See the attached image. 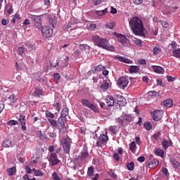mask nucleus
Instances as JSON below:
<instances>
[{"label": "nucleus", "mask_w": 180, "mask_h": 180, "mask_svg": "<svg viewBox=\"0 0 180 180\" xmlns=\"http://www.w3.org/2000/svg\"><path fill=\"white\" fill-rule=\"evenodd\" d=\"M144 127L146 129V130H151V129H153V125L151 124L150 122H146L144 123Z\"/></svg>", "instance_id": "e433bc0d"}, {"label": "nucleus", "mask_w": 180, "mask_h": 180, "mask_svg": "<svg viewBox=\"0 0 180 180\" xmlns=\"http://www.w3.org/2000/svg\"><path fill=\"white\" fill-rule=\"evenodd\" d=\"M173 56L176 58H180V49L173 50Z\"/></svg>", "instance_id": "c9c22d12"}, {"label": "nucleus", "mask_w": 180, "mask_h": 180, "mask_svg": "<svg viewBox=\"0 0 180 180\" xmlns=\"http://www.w3.org/2000/svg\"><path fill=\"white\" fill-rule=\"evenodd\" d=\"M160 136H161V131H158L157 133H155L153 135V137H154L155 140L157 141V140H158Z\"/></svg>", "instance_id": "6e6d98bb"}, {"label": "nucleus", "mask_w": 180, "mask_h": 180, "mask_svg": "<svg viewBox=\"0 0 180 180\" xmlns=\"http://www.w3.org/2000/svg\"><path fill=\"white\" fill-rule=\"evenodd\" d=\"M59 64H60V62H58V60H57L56 63H53V62H50V66L52 68H56L57 66L59 65Z\"/></svg>", "instance_id": "3c124183"}, {"label": "nucleus", "mask_w": 180, "mask_h": 180, "mask_svg": "<svg viewBox=\"0 0 180 180\" xmlns=\"http://www.w3.org/2000/svg\"><path fill=\"white\" fill-rule=\"evenodd\" d=\"M155 153L156 155H158V157H161L162 158H163L164 157V150L161 148H156L155 150Z\"/></svg>", "instance_id": "bb28decb"}, {"label": "nucleus", "mask_w": 180, "mask_h": 180, "mask_svg": "<svg viewBox=\"0 0 180 180\" xmlns=\"http://www.w3.org/2000/svg\"><path fill=\"white\" fill-rule=\"evenodd\" d=\"M153 119L155 122H160L162 119V111L160 110H155L153 112Z\"/></svg>", "instance_id": "2eb2a0df"}, {"label": "nucleus", "mask_w": 180, "mask_h": 180, "mask_svg": "<svg viewBox=\"0 0 180 180\" xmlns=\"http://www.w3.org/2000/svg\"><path fill=\"white\" fill-rule=\"evenodd\" d=\"M81 103L83 106L89 108V109L92 110V112H94V113H99V109H98V107L94 103H91L89 100L82 99Z\"/></svg>", "instance_id": "20e7f679"}, {"label": "nucleus", "mask_w": 180, "mask_h": 180, "mask_svg": "<svg viewBox=\"0 0 180 180\" xmlns=\"http://www.w3.org/2000/svg\"><path fill=\"white\" fill-rule=\"evenodd\" d=\"M162 146L163 148H165V150H167V148H168V147H169L168 141L164 139L162 142Z\"/></svg>", "instance_id": "a18cd8bd"}, {"label": "nucleus", "mask_w": 180, "mask_h": 180, "mask_svg": "<svg viewBox=\"0 0 180 180\" xmlns=\"http://www.w3.org/2000/svg\"><path fill=\"white\" fill-rule=\"evenodd\" d=\"M115 26H116V24L114 22H107L105 24V27H107V29H110V30H112Z\"/></svg>", "instance_id": "473e14b6"}, {"label": "nucleus", "mask_w": 180, "mask_h": 180, "mask_svg": "<svg viewBox=\"0 0 180 180\" xmlns=\"http://www.w3.org/2000/svg\"><path fill=\"white\" fill-rule=\"evenodd\" d=\"M128 70L130 74H137L140 72V66L131 65Z\"/></svg>", "instance_id": "a211bd4d"}, {"label": "nucleus", "mask_w": 180, "mask_h": 180, "mask_svg": "<svg viewBox=\"0 0 180 180\" xmlns=\"http://www.w3.org/2000/svg\"><path fill=\"white\" fill-rule=\"evenodd\" d=\"M117 101L120 106H126V99L122 96H117Z\"/></svg>", "instance_id": "6ab92c4d"}, {"label": "nucleus", "mask_w": 180, "mask_h": 180, "mask_svg": "<svg viewBox=\"0 0 180 180\" xmlns=\"http://www.w3.org/2000/svg\"><path fill=\"white\" fill-rule=\"evenodd\" d=\"M162 171L163 174H165V175H166V176H169V173L168 172V169H167L166 167H162Z\"/></svg>", "instance_id": "5fc2aeb1"}, {"label": "nucleus", "mask_w": 180, "mask_h": 180, "mask_svg": "<svg viewBox=\"0 0 180 180\" xmlns=\"http://www.w3.org/2000/svg\"><path fill=\"white\" fill-rule=\"evenodd\" d=\"M108 140H109V137H108V134L105 132V134H103L99 136L98 140L96 143V146L98 147H101L102 144H105V143H107Z\"/></svg>", "instance_id": "f8f14e48"}, {"label": "nucleus", "mask_w": 180, "mask_h": 180, "mask_svg": "<svg viewBox=\"0 0 180 180\" xmlns=\"http://www.w3.org/2000/svg\"><path fill=\"white\" fill-rule=\"evenodd\" d=\"M3 146L6 148L11 147V146H12V141L9 139L6 140V141L3 143Z\"/></svg>", "instance_id": "ea45409f"}, {"label": "nucleus", "mask_w": 180, "mask_h": 180, "mask_svg": "<svg viewBox=\"0 0 180 180\" xmlns=\"http://www.w3.org/2000/svg\"><path fill=\"white\" fill-rule=\"evenodd\" d=\"M117 85L122 89L127 88V86L129 85V79L126 78L125 77H120L117 81Z\"/></svg>", "instance_id": "9d476101"}, {"label": "nucleus", "mask_w": 180, "mask_h": 180, "mask_svg": "<svg viewBox=\"0 0 180 180\" xmlns=\"http://www.w3.org/2000/svg\"><path fill=\"white\" fill-rule=\"evenodd\" d=\"M117 41L120 43L124 47H130V41L126 37V36L118 34H117Z\"/></svg>", "instance_id": "39448f33"}, {"label": "nucleus", "mask_w": 180, "mask_h": 180, "mask_svg": "<svg viewBox=\"0 0 180 180\" xmlns=\"http://www.w3.org/2000/svg\"><path fill=\"white\" fill-rule=\"evenodd\" d=\"M49 162H51V166L57 165L60 162V160L57 158V153H51L49 155Z\"/></svg>", "instance_id": "4468645a"}, {"label": "nucleus", "mask_w": 180, "mask_h": 180, "mask_svg": "<svg viewBox=\"0 0 180 180\" xmlns=\"http://www.w3.org/2000/svg\"><path fill=\"white\" fill-rule=\"evenodd\" d=\"M104 0H93L94 5L95 6H98V5H101Z\"/></svg>", "instance_id": "8fccbe9b"}, {"label": "nucleus", "mask_w": 180, "mask_h": 180, "mask_svg": "<svg viewBox=\"0 0 180 180\" xmlns=\"http://www.w3.org/2000/svg\"><path fill=\"white\" fill-rule=\"evenodd\" d=\"M115 58L118 60V61H121L122 63H125L126 64H133V60L127 58L120 56L119 55L116 56Z\"/></svg>", "instance_id": "dca6fc26"}, {"label": "nucleus", "mask_w": 180, "mask_h": 180, "mask_svg": "<svg viewBox=\"0 0 180 180\" xmlns=\"http://www.w3.org/2000/svg\"><path fill=\"white\" fill-rule=\"evenodd\" d=\"M89 158V153L88 152V148L84 147L80 153V155L77 157L78 161H86Z\"/></svg>", "instance_id": "423d86ee"}, {"label": "nucleus", "mask_w": 180, "mask_h": 180, "mask_svg": "<svg viewBox=\"0 0 180 180\" xmlns=\"http://www.w3.org/2000/svg\"><path fill=\"white\" fill-rule=\"evenodd\" d=\"M66 120H67V118H65V117H61V116L58 118V129H60V131H63V130H65Z\"/></svg>", "instance_id": "ddd939ff"}, {"label": "nucleus", "mask_w": 180, "mask_h": 180, "mask_svg": "<svg viewBox=\"0 0 180 180\" xmlns=\"http://www.w3.org/2000/svg\"><path fill=\"white\" fill-rule=\"evenodd\" d=\"M133 2L135 5H140L141 4H143V0H133Z\"/></svg>", "instance_id": "69168bd1"}, {"label": "nucleus", "mask_w": 180, "mask_h": 180, "mask_svg": "<svg viewBox=\"0 0 180 180\" xmlns=\"http://www.w3.org/2000/svg\"><path fill=\"white\" fill-rule=\"evenodd\" d=\"M163 105L164 106H166V108H172V105H174V103H172V99L169 98L167 100H165L163 102Z\"/></svg>", "instance_id": "393cba45"}, {"label": "nucleus", "mask_w": 180, "mask_h": 180, "mask_svg": "<svg viewBox=\"0 0 180 180\" xmlns=\"http://www.w3.org/2000/svg\"><path fill=\"white\" fill-rule=\"evenodd\" d=\"M28 18L34 22V26H36L37 29H39V30L40 29H41V18H40V16L30 15L28 16Z\"/></svg>", "instance_id": "0eeeda50"}, {"label": "nucleus", "mask_w": 180, "mask_h": 180, "mask_svg": "<svg viewBox=\"0 0 180 180\" xmlns=\"http://www.w3.org/2000/svg\"><path fill=\"white\" fill-rule=\"evenodd\" d=\"M100 89H101L103 92L108 91V89H109V83L105 80H103L102 84L100 86Z\"/></svg>", "instance_id": "4be33fe9"}, {"label": "nucleus", "mask_w": 180, "mask_h": 180, "mask_svg": "<svg viewBox=\"0 0 180 180\" xmlns=\"http://www.w3.org/2000/svg\"><path fill=\"white\" fill-rule=\"evenodd\" d=\"M132 41H133L134 44H136V46H139V47H141V45L143 44L142 41L137 38H134Z\"/></svg>", "instance_id": "7c9ffc66"}, {"label": "nucleus", "mask_w": 180, "mask_h": 180, "mask_svg": "<svg viewBox=\"0 0 180 180\" xmlns=\"http://www.w3.org/2000/svg\"><path fill=\"white\" fill-rule=\"evenodd\" d=\"M139 63L142 65H146V64H147V61L146 60V59H141L139 60Z\"/></svg>", "instance_id": "0e129e2a"}, {"label": "nucleus", "mask_w": 180, "mask_h": 180, "mask_svg": "<svg viewBox=\"0 0 180 180\" xmlns=\"http://www.w3.org/2000/svg\"><path fill=\"white\" fill-rule=\"evenodd\" d=\"M71 139L70 138H65L63 139V147L65 153L66 154H70V150L71 148Z\"/></svg>", "instance_id": "6e6552de"}, {"label": "nucleus", "mask_w": 180, "mask_h": 180, "mask_svg": "<svg viewBox=\"0 0 180 180\" xmlns=\"http://www.w3.org/2000/svg\"><path fill=\"white\" fill-rule=\"evenodd\" d=\"M116 129H117V127H116V126H110L109 127V131H110V133H112V134H116V133H117L116 131Z\"/></svg>", "instance_id": "37998d69"}, {"label": "nucleus", "mask_w": 180, "mask_h": 180, "mask_svg": "<svg viewBox=\"0 0 180 180\" xmlns=\"http://www.w3.org/2000/svg\"><path fill=\"white\" fill-rule=\"evenodd\" d=\"M160 164V161H158V159L154 158V156L153 155H150L149 160L148 162V168H155Z\"/></svg>", "instance_id": "9b49d317"}, {"label": "nucleus", "mask_w": 180, "mask_h": 180, "mask_svg": "<svg viewBox=\"0 0 180 180\" xmlns=\"http://www.w3.org/2000/svg\"><path fill=\"white\" fill-rule=\"evenodd\" d=\"M48 122H49V123L51 124V126H53V127H58V123L56 121V120H53V119H51V118H49L48 119Z\"/></svg>", "instance_id": "72a5a7b5"}, {"label": "nucleus", "mask_w": 180, "mask_h": 180, "mask_svg": "<svg viewBox=\"0 0 180 180\" xmlns=\"http://www.w3.org/2000/svg\"><path fill=\"white\" fill-rule=\"evenodd\" d=\"M8 23H9V20H6V19H2L1 20V24L4 26H6Z\"/></svg>", "instance_id": "680f3d73"}, {"label": "nucleus", "mask_w": 180, "mask_h": 180, "mask_svg": "<svg viewBox=\"0 0 180 180\" xmlns=\"http://www.w3.org/2000/svg\"><path fill=\"white\" fill-rule=\"evenodd\" d=\"M170 162H172L174 168H175V169H178L180 167V164L178 161H176V160H175V158H172L170 160Z\"/></svg>", "instance_id": "b1692460"}, {"label": "nucleus", "mask_w": 180, "mask_h": 180, "mask_svg": "<svg viewBox=\"0 0 180 180\" xmlns=\"http://www.w3.org/2000/svg\"><path fill=\"white\" fill-rule=\"evenodd\" d=\"M87 174L89 175V176H94V167H89L88 171H87Z\"/></svg>", "instance_id": "c03bdc74"}, {"label": "nucleus", "mask_w": 180, "mask_h": 180, "mask_svg": "<svg viewBox=\"0 0 180 180\" xmlns=\"http://www.w3.org/2000/svg\"><path fill=\"white\" fill-rule=\"evenodd\" d=\"M52 177L53 180H61V178H60V176H58V175L56 172H53L52 174Z\"/></svg>", "instance_id": "864d4df0"}, {"label": "nucleus", "mask_w": 180, "mask_h": 180, "mask_svg": "<svg viewBox=\"0 0 180 180\" xmlns=\"http://www.w3.org/2000/svg\"><path fill=\"white\" fill-rule=\"evenodd\" d=\"M18 53L19 56H23V54H25V49H23L22 46L19 47L18 49Z\"/></svg>", "instance_id": "de8ad7c7"}, {"label": "nucleus", "mask_w": 180, "mask_h": 180, "mask_svg": "<svg viewBox=\"0 0 180 180\" xmlns=\"http://www.w3.org/2000/svg\"><path fill=\"white\" fill-rule=\"evenodd\" d=\"M161 25L163 27H168V22L162 21Z\"/></svg>", "instance_id": "774afa93"}, {"label": "nucleus", "mask_w": 180, "mask_h": 180, "mask_svg": "<svg viewBox=\"0 0 180 180\" xmlns=\"http://www.w3.org/2000/svg\"><path fill=\"white\" fill-rule=\"evenodd\" d=\"M127 168L129 171H133V169H134V162H131L130 163H127Z\"/></svg>", "instance_id": "4c0bfd02"}, {"label": "nucleus", "mask_w": 180, "mask_h": 180, "mask_svg": "<svg viewBox=\"0 0 180 180\" xmlns=\"http://www.w3.org/2000/svg\"><path fill=\"white\" fill-rule=\"evenodd\" d=\"M45 115H46V117H50L51 119H54L55 115L53 114V112H51L50 111H46L45 112Z\"/></svg>", "instance_id": "49530a36"}, {"label": "nucleus", "mask_w": 180, "mask_h": 180, "mask_svg": "<svg viewBox=\"0 0 180 180\" xmlns=\"http://www.w3.org/2000/svg\"><path fill=\"white\" fill-rule=\"evenodd\" d=\"M7 172L8 173L9 176L15 175V173L16 172V167L13 166L11 168L7 169Z\"/></svg>", "instance_id": "a878e982"}, {"label": "nucleus", "mask_w": 180, "mask_h": 180, "mask_svg": "<svg viewBox=\"0 0 180 180\" xmlns=\"http://www.w3.org/2000/svg\"><path fill=\"white\" fill-rule=\"evenodd\" d=\"M96 13L98 16H104V15H106V13H108V8H105L103 11H96Z\"/></svg>", "instance_id": "c756f323"}, {"label": "nucleus", "mask_w": 180, "mask_h": 180, "mask_svg": "<svg viewBox=\"0 0 180 180\" xmlns=\"http://www.w3.org/2000/svg\"><path fill=\"white\" fill-rule=\"evenodd\" d=\"M152 68L155 72H157V74H164V72H165L164 68L160 66L152 65Z\"/></svg>", "instance_id": "412c9836"}, {"label": "nucleus", "mask_w": 180, "mask_h": 180, "mask_svg": "<svg viewBox=\"0 0 180 180\" xmlns=\"http://www.w3.org/2000/svg\"><path fill=\"white\" fill-rule=\"evenodd\" d=\"M41 32H42V36L44 37H46V39H49V37H51L53 36V30L51 27L46 26L42 27H41Z\"/></svg>", "instance_id": "1a4fd4ad"}, {"label": "nucleus", "mask_w": 180, "mask_h": 180, "mask_svg": "<svg viewBox=\"0 0 180 180\" xmlns=\"http://www.w3.org/2000/svg\"><path fill=\"white\" fill-rule=\"evenodd\" d=\"M149 96H160L155 91H150L148 92Z\"/></svg>", "instance_id": "603ef678"}, {"label": "nucleus", "mask_w": 180, "mask_h": 180, "mask_svg": "<svg viewBox=\"0 0 180 180\" xmlns=\"http://www.w3.org/2000/svg\"><path fill=\"white\" fill-rule=\"evenodd\" d=\"M79 49L80 50H82V51H84V50H89V49H91V46H89L88 44H80L79 45Z\"/></svg>", "instance_id": "2f4dec72"}, {"label": "nucleus", "mask_w": 180, "mask_h": 180, "mask_svg": "<svg viewBox=\"0 0 180 180\" xmlns=\"http://www.w3.org/2000/svg\"><path fill=\"white\" fill-rule=\"evenodd\" d=\"M92 40L98 47H101V49H104V50H108V51H115V47L109 44L108 39L94 35L92 37Z\"/></svg>", "instance_id": "f03ea898"}, {"label": "nucleus", "mask_w": 180, "mask_h": 180, "mask_svg": "<svg viewBox=\"0 0 180 180\" xmlns=\"http://www.w3.org/2000/svg\"><path fill=\"white\" fill-rule=\"evenodd\" d=\"M136 148V142L132 141L130 144H129V150H131V151H134V149Z\"/></svg>", "instance_id": "09e8293b"}, {"label": "nucleus", "mask_w": 180, "mask_h": 180, "mask_svg": "<svg viewBox=\"0 0 180 180\" xmlns=\"http://www.w3.org/2000/svg\"><path fill=\"white\" fill-rule=\"evenodd\" d=\"M129 27L136 36H144V25L139 17H134L130 20Z\"/></svg>", "instance_id": "f257e3e1"}, {"label": "nucleus", "mask_w": 180, "mask_h": 180, "mask_svg": "<svg viewBox=\"0 0 180 180\" xmlns=\"http://www.w3.org/2000/svg\"><path fill=\"white\" fill-rule=\"evenodd\" d=\"M55 109L58 112H60L61 110V107L60 105V103H56V104L55 105Z\"/></svg>", "instance_id": "bf43d9fd"}, {"label": "nucleus", "mask_w": 180, "mask_h": 180, "mask_svg": "<svg viewBox=\"0 0 180 180\" xmlns=\"http://www.w3.org/2000/svg\"><path fill=\"white\" fill-rule=\"evenodd\" d=\"M110 176L113 179H117V175L116 174H115V172L111 171L110 173Z\"/></svg>", "instance_id": "13d9d810"}, {"label": "nucleus", "mask_w": 180, "mask_h": 180, "mask_svg": "<svg viewBox=\"0 0 180 180\" xmlns=\"http://www.w3.org/2000/svg\"><path fill=\"white\" fill-rule=\"evenodd\" d=\"M68 113H69L68 108H65L61 111L60 117L67 118V116H68Z\"/></svg>", "instance_id": "c85d7f7f"}, {"label": "nucleus", "mask_w": 180, "mask_h": 180, "mask_svg": "<svg viewBox=\"0 0 180 180\" xmlns=\"http://www.w3.org/2000/svg\"><path fill=\"white\" fill-rule=\"evenodd\" d=\"M105 102L108 106H115V98H113V96H108L105 99Z\"/></svg>", "instance_id": "aec40b11"}, {"label": "nucleus", "mask_w": 180, "mask_h": 180, "mask_svg": "<svg viewBox=\"0 0 180 180\" xmlns=\"http://www.w3.org/2000/svg\"><path fill=\"white\" fill-rule=\"evenodd\" d=\"M19 122L14 120H11L7 122V126H16V124H18Z\"/></svg>", "instance_id": "f704fd0d"}, {"label": "nucleus", "mask_w": 180, "mask_h": 180, "mask_svg": "<svg viewBox=\"0 0 180 180\" xmlns=\"http://www.w3.org/2000/svg\"><path fill=\"white\" fill-rule=\"evenodd\" d=\"M167 79L168 82H174V81H175V77L172 76H167Z\"/></svg>", "instance_id": "4d7b16f0"}, {"label": "nucleus", "mask_w": 180, "mask_h": 180, "mask_svg": "<svg viewBox=\"0 0 180 180\" xmlns=\"http://www.w3.org/2000/svg\"><path fill=\"white\" fill-rule=\"evenodd\" d=\"M103 70H105V66H103L101 65H98L96 67H94L90 71H91V72H101V71H103Z\"/></svg>", "instance_id": "5701e85b"}, {"label": "nucleus", "mask_w": 180, "mask_h": 180, "mask_svg": "<svg viewBox=\"0 0 180 180\" xmlns=\"http://www.w3.org/2000/svg\"><path fill=\"white\" fill-rule=\"evenodd\" d=\"M35 176H43V172L39 169H33Z\"/></svg>", "instance_id": "a19ab883"}, {"label": "nucleus", "mask_w": 180, "mask_h": 180, "mask_svg": "<svg viewBox=\"0 0 180 180\" xmlns=\"http://www.w3.org/2000/svg\"><path fill=\"white\" fill-rule=\"evenodd\" d=\"M8 99L11 103H15L18 101V98L15 96V95L12 94L8 97Z\"/></svg>", "instance_id": "79ce46f5"}, {"label": "nucleus", "mask_w": 180, "mask_h": 180, "mask_svg": "<svg viewBox=\"0 0 180 180\" xmlns=\"http://www.w3.org/2000/svg\"><path fill=\"white\" fill-rule=\"evenodd\" d=\"M133 120L131 115H127L126 112H122L118 118L116 119V122L123 126V124H129Z\"/></svg>", "instance_id": "7ed1b4c3"}, {"label": "nucleus", "mask_w": 180, "mask_h": 180, "mask_svg": "<svg viewBox=\"0 0 180 180\" xmlns=\"http://www.w3.org/2000/svg\"><path fill=\"white\" fill-rule=\"evenodd\" d=\"M23 179L24 180H36V178H32V179H30L29 178V176L27 174H25L24 176H23Z\"/></svg>", "instance_id": "338daca9"}, {"label": "nucleus", "mask_w": 180, "mask_h": 180, "mask_svg": "<svg viewBox=\"0 0 180 180\" xmlns=\"http://www.w3.org/2000/svg\"><path fill=\"white\" fill-rule=\"evenodd\" d=\"M18 120L20 123H21L22 129L24 131L27 130V128L26 127V116L20 115Z\"/></svg>", "instance_id": "f3484780"}, {"label": "nucleus", "mask_w": 180, "mask_h": 180, "mask_svg": "<svg viewBox=\"0 0 180 180\" xmlns=\"http://www.w3.org/2000/svg\"><path fill=\"white\" fill-rule=\"evenodd\" d=\"M137 161H139V162H144L146 158H144V156H140L138 158Z\"/></svg>", "instance_id": "052dcab7"}, {"label": "nucleus", "mask_w": 180, "mask_h": 180, "mask_svg": "<svg viewBox=\"0 0 180 180\" xmlns=\"http://www.w3.org/2000/svg\"><path fill=\"white\" fill-rule=\"evenodd\" d=\"M53 77L57 81H60L61 76H60L59 73H54Z\"/></svg>", "instance_id": "e2e57ef3"}, {"label": "nucleus", "mask_w": 180, "mask_h": 180, "mask_svg": "<svg viewBox=\"0 0 180 180\" xmlns=\"http://www.w3.org/2000/svg\"><path fill=\"white\" fill-rule=\"evenodd\" d=\"M43 94V91L40 89H35L34 91V96H40Z\"/></svg>", "instance_id": "58836bf2"}, {"label": "nucleus", "mask_w": 180, "mask_h": 180, "mask_svg": "<svg viewBox=\"0 0 180 180\" xmlns=\"http://www.w3.org/2000/svg\"><path fill=\"white\" fill-rule=\"evenodd\" d=\"M162 51V50L161 49V48L160 46H155L153 49V53L154 56H158V54H161Z\"/></svg>", "instance_id": "cd10ccee"}]
</instances>
